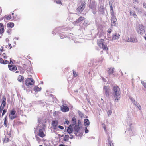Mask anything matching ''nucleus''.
<instances>
[{"mask_svg": "<svg viewBox=\"0 0 146 146\" xmlns=\"http://www.w3.org/2000/svg\"><path fill=\"white\" fill-rule=\"evenodd\" d=\"M110 14L111 16L115 15L113 9V7L112 6V4L110 3Z\"/></svg>", "mask_w": 146, "mask_h": 146, "instance_id": "nucleus-22", "label": "nucleus"}, {"mask_svg": "<svg viewBox=\"0 0 146 146\" xmlns=\"http://www.w3.org/2000/svg\"><path fill=\"white\" fill-rule=\"evenodd\" d=\"M108 142L109 143V146H113L112 142L109 139H108Z\"/></svg>", "mask_w": 146, "mask_h": 146, "instance_id": "nucleus-37", "label": "nucleus"}, {"mask_svg": "<svg viewBox=\"0 0 146 146\" xmlns=\"http://www.w3.org/2000/svg\"><path fill=\"white\" fill-rule=\"evenodd\" d=\"M133 3L135 4H136L138 3V2L137 0H134Z\"/></svg>", "mask_w": 146, "mask_h": 146, "instance_id": "nucleus-52", "label": "nucleus"}, {"mask_svg": "<svg viewBox=\"0 0 146 146\" xmlns=\"http://www.w3.org/2000/svg\"><path fill=\"white\" fill-rule=\"evenodd\" d=\"M76 123V119L75 117L72 118V126L74 125Z\"/></svg>", "mask_w": 146, "mask_h": 146, "instance_id": "nucleus-29", "label": "nucleus"}, {"mask_svg": "<svg viewBox=\"0 0 146 146\" xmlns=\"http://www.w3.org/2000/svg\"><path fill=\"white\" fill-rule=\"evenodd\" d=\"M16 113V111L14 110H12L11 111V113L9 115H15V114Z\"/></svg>", "mask_w": 146, "mask_h": 146, "instance_id": "nucleus-38", "label": "nucleus"}, {"mask_svg": "<svg viewBox=\"0 0 146 146\" xmlns=\"http://www.w3.org/2000/svg\"><path fill=\"white\" fill-rule=\"evenodd\" d=\"M5 17L7 19V20H10L11 19V15L6 16V15H5Z\"/></svg>", "mask_w": 146, "mask_h": 146, "instance_id": "nucleus-39", "label": "nucleus"}, {"mask_svg": "<svg viewBox=\"0 0 146 146\" xmlns=\"http://www.w3.org/2000/svg\"><path fill=\"white\" fill-rule=\"evenodd\" d=\"M60 36L61 38H63L65 37L64 35H60Z\"/></svg>", "mask_w": 146, "mask_h": 146, "instance_id": "nucleus-55", "label": "nucleus"}, {"mask_svg": "<svg viewBox=\"0 0 146 146\" xmlns=\"http://www.w3.org/2000/svg\"><path fill=\"white\" fill-rule=\"evenodd\" d=\"M24 79V78L23 76L19 75V76L17 80L19 82H21Z\"/></svg>", "mask_w": 146, "mask_h": 146, "instance_id": "nucleus-31", "label": "nucleus"}, {"mask_svg": "<svg viewBox=\"0 0 146 146\" xmlns=\"http://www.w3.org/2000/svg\"><path fill=\"white\" fill-rule=\"evenodd\" d=\"M113 95L114 96L116 101L117 102L119 100L120 95V90L117 86H115L113 87Z\"/></svg>", "mask_w": 146, "mask_h": 146, "instance_id": "nucleus-2", "label": "nucleus"}, {"mask_svg": "<svg viewBox=\"0 0 146 146\" xmlns=\"http://www.w3.org/2000/svg\"><path fill=\"white\" fill-rule=\"evenodd\" d=\"M144 38L145 40H146V36H145L144 37Z\"/></svg>", "mask_w": 146, "mask_h": 146, "instance_id": "nucleus-64", "label": "nucleus"}, {"mask_svg": "<svg viewBox=\"0 0 146 146\" xmlns=\"http://www.w3.org/2000/svg\"><path fill=\"white\" fill-rule=\"evenodd\" d=\"M104 92L106 96L108 97L110 94V89L109 87L104 86Z\"/></svg>", "mask_w": 146, "mask_h": 146, "instance_id": "nucleus-14", "label": "nucleus"}, {"mask_svg": "<svg viewBox=\"0 0 146 146\" xmlns=\"http://www.w3.org/2000/svg\"><path fill=\"white\" fill-rule=\"evenodd\" d=\"M6 112H7V110H6L5 109L4 110H3V112H2V116H3L5 114Z\"/></svg>", "mask_w": 146, "mask_h": 146, "instance_id": "nucleus-43", "label": "nucleus"}, {"mask_svg": "<svg viewBox=\"0 0 146 146\" xmlns=\"http://www.w3.org/2000/svg\"><path fill=\"white\" fill-rule=\"evenodd\" d=\"M141 83L144 87L146 88V83L143 81H141Z\"/></svg>", "mask_w": 146, "mask_h": 146, "instance_id": "nucleus-41", "label": "nucleus"}, {"mask_svg": "<svg viewBox=\"0 0 146 146\" xmlns=\"http://www.w3.org/2000/svg\"><path fill=\"white\" fill-rule=\"evenodd\" d=\"M97 44L101 48L103 49V50H107L108 48L106 44L104 42V39H101L97 41Z\"/></svg>", "mask_w": 146, "mask_h": 146, "instance_id": "nucleus-5", "label": "nucleus"}, {"mask_svg": "<svg viewBox=\"0 0 146 146\" xmlns=\"http://www.w3.org/2000/svg\"><path fill=\"white\" fill-rule=\"evenodd\" d=\"M58 122L57 121H53L52 122V127L54 129H57V126L58 125Z\"/></svg>", "mask_w": 146, "mask_h": 146, "instance_id": "nucleus-18", "label": "nucleus"}, {"mask_svg": "<svg viewBox=\"0 0 146 146\" xmlns=\"http://www.w3.org/2000/svg\"><path fill=\"white\" fill-rule=\"evenodd\" d=\"M80 121H78V125H76L74 128V134L76 136H80L82 135L83 132V130L82 128L80 127Z\"/></svg>", "mask_w": 146, "mask_h": 146, "instance_id": "nucleus-3", "label": "nucleus"}, {"mask_svg": "<svg viewBox=\"0 0 146 146\" xmlns=\"http://www.w3.org/2000/svg\"><path fill=\"white\" fill-rule=\"evenodd\" d=\"M129 98L131 100V103H132L134 105L137 102L135 100L134 98L131 97H129Z\"/></svg>", "mask_w": 146, "mask_h": 146, "instance_id": "nucleus-25", "label": "nucleus"}, {"mask_svg": "<svg viewBox=\"0 0 146 146\" xmlns=\"http://www.w3.org/2000/svg\"><path fill=\"white\" fill-rule=\"evenodd\" d=\"M73 131L71 125H70L69 127H68L67 130V132L69 134L71 133Z\"/></svg>", "mask_w": 146, "mask_h": 146, "instance_id": "nucleus-24", "label": "nucleus"}, {"mask_svg": "<svg viewBox=\"0 0 146 146\" xmlns=\"http://www.w3.org/2000/svg\"><path fill=\"white\" fill-rule=\"evenodd\" d=\"M69 108L66 106V104H64L62 106H61V110L64 112H66L69 111Z\"/></svg>", "mask_w": 146, "mask_h": 146, "instance_id": "nucleus-12", "label": "nucleus"}, {"mask_svg": "<svg viewBox=\"0 0 146 146\" xmlns=\"http://www.w3.org/2000/svg\"><path fill=\"white\" fill-rule=\"evenodd\" d=\"M35 82L34 80L32 78H28L26 79L25 82L26 85L28 86H30L34 84Z\"/></svg>", "mask_w": 146, "mask_h": 146, "instance_id": "nucleus-7", "label": "nucleus"}, {"mask_svg": "<svg viewBox=\"0 0 146 146\" xmlns=\"http://www.w3.org/2000/svg\"><path fill=\"white\" fill-rule=\"evenodd\" d=\"M36 139L38 142H40V139L39 137H36Z\"/></svg>", "mask_w": 146, "mask_h": 146, "instance_id": "nucleus-49", "label": "nucleus"}, {"mask_svg": "<svg viewBox=\"0 0 146 146\" xmlns=\"http://www.w3.org/2000/svg\"><path fill=\"white\" fill-rule=\"evenodd\" d=\"M58 127L61 130H62L64 129V127L61 126L59 125L58 126Z\"/></svg>", "mask_w": 146, "mask_h": 146, "instance_id": "nucleus-48", "label": "nucleus"}, {"mask_svg": "<svg viewBox=\"0 0 146 146\" xmlns=\"http://www.w3.org/2000/svg\"><path fill=\"white\" fill-rule=\"evenodd\" d=\"M125 40L126 41L129 42L135 43L137 42V40L135 37L133 35L131 36L130 38L128 36H126L125 38Z\"/></svg>", "mask_w": 146, "mask_h": 146, "instance_id": "nucleus-6", "label": "nucleus"}, {"mask_svg": "<svg viewBox=\"0 0 146 146\" xmlns=\"http://www.w3.org/2000/svg\"><path fill=\"white\" fill-rule=\"evenodd\" d=\"M108 74L110 75L112 74L114 72V68L113 67H111L109 68L108 70Z\"/></svg>", "mask_w": 146, "mask_h": 146, "instance_id": "nucleus-21", "label": "nucleus"}, {"mask_svg": "<svg viewBox=\"0 0 146 146\" xmlns=\"http://www.w3.org/2000/svg\"><path fill=\"white\" fill-rule=\"evenodd\" d=\"M86 3L84 2H82L81 3L80 6L78 7L77 9L78 11L81 12L84 9L85 7Z\"/></svg>", "mask_w": 146, "mask_h": 146, "instance_id": "nucleus-13", "label": "nucleus"}, {"mask_svg": "<svg viewBox=\"0 0 146 146\" xmlns=\"http://www.w3.org/2000/svg\"><path fill=\"white\" fill-rule=\"evenodd\" d=\"M84 124L85 126H87L85 128V132L86 133H88L89 132V130L87 129L88 126L90 125V122L89 120L87 119H84Z\"/></svg>", "mask_w": 146, "mask_h": 146, "instance_id": "nucleus-9", "label": "nucleus"}, {"mask_svg": "<svg viewBox=\"0 0 146 146\" xmlns=\"http://www.w3.org/2000/svg\"><path fill=\"white\" fill-rule=\"evenodd\" d=\"M59 146H65V145H63V144H61Z\"/></svg>", "mask_w": 146, "mask_h": 146, "instance_id": "nucleus-62", "label": "nucleus"}, {"mask_svg": "<svg viewBox=\"0 0 146 146\" xmlns=\"http://www.w3.org/2000/svg\"><path fill=\"white\" fill-rule=\"evenodd\" d=\"M45 125L43 124H40L36 127V130H35V132L38 130V135L40 137L43 138L45 136L44 132L45 131Z\"/></svg>", "mask_w": 146, "mask_h": 146, "instance_id": "nucleus-1", "label": "nucleus"}, {"mask_svg": "<svg viewBox=\"0 0 146 146\" xmlns=\"http://www.w3.org/2000/svg\"><path fill=\"white\" fill-rule=\"evenodd\" d=\"M8 122L7 120V116L5 117L4 119V125L6 127H7L8 126Z\"/></svg>", "mask_w": 146, "mask_h": 146, "instance_id": "nucleus-30", "label": "nucleus"}, {"mask_svg": "<svg viewBox=\"0 0 146 146\" xmlns=\"http://www.w3.org/2000/svg\"><path fill=\"white\" fill-rule=\"evenodd\" d=\"M15 39L17 40H18L19 39V38H16V37H15L14 38Z\"/></svg>", "mask_w": 146, "mask_h": 146, "instance_id": "nucleus-59", "label": "nucleus"}, {"mask_svg": "<svg viewBox=\"0 0 146 146\" xmlns=\"http://www.w3.org/2000/svg\"><path fill=\"white\" fill-rule=\"evenodd\" d=\"M0 51L1 52H2V51H3V49L2 48L0 49Z\"/></svg>", "mask_w": 146, "mask_h": 146, "instance_id": "nucleus-61", "label": "nucleus"}, {"mask_svg": "<svg viewBox=\"0 0 146 146\" xmlns=\"http://www.w3.org/2000/svg\"><path fill=\"white\" fill-rule=\"evenodd\" d=\"M12 63V64H13V62L11 60H10V63H9V64H11Z\"/></svg>", "mask_w": 146, "mask_h": 146, "instance_id": "nucleus-58", "label": "nucleus"}, {"mask_svg": "<svg viewBox=\"0 0 146 146\" xmlns=\"http://www.w3.org/2000/svg\"><path fill=\"white\" fill-rule=\"evenodd\" d=\"M60 0H54V1L56 2L57 4H62L61 2L60 1Z\"/></svg>", "mask_w": 146, "mask_h": 146, "instance_id": "nucleus-40", "label": "nucleus"}, {"mask_svg": "<svg viewBox=\"0 0 146 146\" xmlns=\"http://www.w3.org/2000/svg\"><path fill=\"white\" fill-rule=\"evenodd\" d=\"M9 117L11 120H13L16 117V115H9Z\"/></svg>", "mask_w": 146, "mask_h": 146, "instance_id": "nucleus-34", "label": "nucleus"}, {"mask_svg": "<svg viewBox=\"0 0 146 146\" xmlns=\"http://www.w3.org/2000/svg\"><path fill=\"white\" fill-rule=\"evenodd\" d=\"M134 7L138 12L139 13L142 12L141 10L139 8H138L137 7L135 6H134Z\"/></svg>", "mask_w": 146, "mask_h": 146, "instance_id": "nucleus-36", "label": "nucleus"}, {"mask_svg": "<svg viewBox=\"0 0 146 146\" xmlns=\"http://www.w3.org/2000/svg\"><path fill=\"white\" fill-rule=\"evenodd\" d=\"M78 114H79L80 116V117H82L83 116V114L82 113V112L81 111H79L78 112Z\"/></svg>", "mask_w": 146, "mask_h": 146, "instance_id": "nucleus-45", "label": "nucleus"}, {"mask_svg": "<svg viewBox=\"0 0 146 146\" xmlns=\"http://www.w3.org/2000/svg\"><path fill=\"white\" fill-rule=\"evenodd\" d=\"M112 111L111 110H109L108 112V116H109L110 115L111 113H112Z\"/></svg>", "mask_w": 146, "mask_h": 146, "instance_id": "nucleus-46", "label": "nucleus"}, {"mask_svg": "<svg viewBox=\"0 0 146 146\" xmlns=\"http://www.w3.org/2000/svg\"><path fill=\"white\" fill-rule=\"evenodd\" d=\"M101 9L102 10V12H103V13H104V9L102 8V9Z\"/></svg>", "mask_w": 146, "mask_h": 146, "instance_id": "nucleus-60", "label": "nucleus"}, {"mask_svg": "<svg viewBox=\"0 0 146 146\" xmlns=\"http://www.w3.org/2000/svg\"><path fill=\"white\" fill-rule=\"evenodd\" d=\"M111 16V25L112 26H115L117 24V21L115 15Z\"/></svg>", "mask_w": 146, "mask_h": 146, "instance_id": "nucleus-10", "label": "nucleus"}, {"mask_svg": "<svg viewBox=\"0 0 146 146\" xmlns=\"http://www.w3.org/2000/svg\"><path fill=\"white\" fill-rule=\"evenodd\" d=\"M131 124L130 123L129 125L130 127V129H131V133L132 132V133H133V134H132V135H135L136 133V130L135 128H133L132 127H131Z\"/></svg>", "mask_w": 146, "mask_h": 146, "instance_id": "nucleus-20", "label": "nucleus"}, {"mask_svg": "<svg viewBox=\"0 0 146 146\" xmlns=\"http://www.w3.org/2000/svg\"><path fill=\"white\" fill-rule=\"evenodd\" d=\"M2 56L3 58L5 59L7 58V57L6 56V54L5 53H4L2 54Z\"/></svg>", "mask_w": 146, "mask_h": 146, "instance_id": "nucleus-44", "label": "nucleus"}, {"mask_svg": "<svg viewBox=\"0 0 146 146\" xmlns=\"http://www.w3.org/2000/svg\"><path fill=\"white\" fill-rule=\"evenodd\" d=\"M3 60L2 58H0V63L3 64Z\"/></svg>", "mask_w": 146, "mask_h": 146, "instance_id": "nucleus-50", "label": "nucleus"}, {"mask_svg": "<svg viewBox=\"0 0 146 146\" xmlns=\"http://www.w3.org/2000/svg\"><path fill=\"white\" fill-rule=\"evenodd\" d=\"M66 123L68 125L69 124V121H66Z\"/></svg>", "mask_w": 146, "mask_h": 146, "instance_id": "nucleus-57", "label": "nucleus"}, {"mask_svg": "<svg viewBox=\"0 0 146 146\" xmlns=\"http://www.w3.org/2000/svg\"><path fill=\"white\" fill-rule=\"evenodd\" d=\"M112 31V30L111 29H110L108 30L107 32L109 33H110Z\"/></svg>", "mask_w": 146, "mask_h": 146, "instance_id": "nucleus-54", "label": "nucleus"}, {"mask_svg": "<svg viewBox=\"0 0 146 146\" xmlns=\"http://www.w3.org/2000/svg\"><path fill=\"white\" fill-rule=\"evenodd\" d=\"M8 45L9 47H10L11 46V44H8Z\"/></svg>", "mask_w": 146, "mask_h": 146, "instance_id": "nucleus-63", "label": "nucleus"}, {"mask_svg": "<svg viewBox=\"0 0 146 146\" xmlns=\"http://www.w3.org/2000/svg\"><path fill=\"white\" fill-rule=\"evenodd\" d=\"M84 17H80L78 19H77L76 21L73 23L74 24H76L77 23L80 22L81 21L84 20Z\"/></svg>", "mask_w": 146, "mask_h": 146, "instance_id": "nucleus-19", "label": "nucleus"}, {"mask_svg": "<svg viewBox=\"0 0 146 146\" xmlns=\"http://www.w3.org/2000/svg\"><path fill=\"white\" fill-rule=\"evenodd\" d=\"M69 136L68 135H66L64 138V141H67L69 140Z\"/></svg>", "mask_w": 146, "mask_h": 146, "instance_id": "nucleus-32", "label": "nucleus"}, {"mask_svg": "<svg viewBox=\"0 0 146 146\" xmlns=\"http://www.w3.org/2000/svg\"><path fill=\"white\" fill-rule=\"evenodd\" d=\"M88 3L89 8L92 10L93 14H95L97 12L96 4L94 0H88Z\"/></svg>", "mask_w": 146, "mask_h": 146, "instance_id": "nucleus-4", "label": "nucleus"}, {"mask_svg": "<svg viewBox=\"0 0 146 146\" xmlns=\"http://www.w3.org/2000/svg\"><path fill=\"white\" fill-rule=\"evenodd\" d=\"M73 75L75 77L77 76L78 75L77 73L74 70H73Z\"/></svg>", "mask_w": 146, "mask_h": 146, "instance_id": "nucleus-42", "label": "nucleus"}, {"mask_svg": "<svg viewBox=\"0 0 146 146\" xmlns=\"http://www.w3.org/2000/svg\"><path fill=\"white\" fill-rule=\"evenodd\" d=\"M14 24L12 22H10L7 23V25L8 27L11 28L13 27L14 26Z\"/></svg>", "mask_w": 146, "mask_h": 146, "instance_id": "nucleus-26", "label": "nucleus"}, {"mask_svg": "<svg viewBox=\"0 0 146 146\" xmlns=\"http://www.w3.org/2000/svg\"><path fill=\"white\" fill-rule=\"evenodd\" d=\"M137 31L139 34L142 35L144 32V27L142 25L139 24Z\"/></svg>", "mask_w": 146, "mask_h": 146, "instance_id": "nucleus-8", "label": "nucleus"}, {"mask_svg": "<svg viewBox=\"0 0 146 146\" xmlns=\"http://www.w3.org/2000/svg\"><path fill=\"white\" fill-rule=\"evenodd\" d=\"M4 31V26L2 23H0V34H2Z\"/></svg>", "mask_w": 146, "mask_h": 146, "instance_id": "nucleus-23", "label": "nucleus"}, {"mask_svg": "<svg viewBox=\"0 0 146 146\" xmlns=\"http://www.w3.org/2000/svg\"><path fill=\"white\" fill-rule=\"evenodd\" d=\"M88 23V22L87 21H85L83 23V24H84V25L86 26L87 24Z\"/></svg>", "mask_w": 146, "mask_h": 146, "instance_id": "nucleus-53", "label": "nucleus"}, {"mask_svg": "<svg viewBox=\"0 0 146 146\" xmlns=\"http://www.w3.org/2000/svg\"><path fill=\"white\" fill-rule=\"evenodd\" d=\"M69 138H70V139H72V138H73V136L72 135H71H71H70V137H69Z\"/></svg>", "mask_w": 146, "mask_h": 146, "instance_id": "nucleus-56", "label": "nucleus"}, {"mask_svg": "<svg viewBox=\"0 0 146 146\" xmlns=\"http://www.w3.org/2000/svg\"><path fill=\"white\" fill-rule=\"evenodd\" d=\"M41 87H38L37 86H35L34 88V90L36 92L40 91L41 90Z\"/></svg>", "mask_w": 146, "mask_h": 146, "instance_id": "nucleus-27", "label": "nucleus"}, {"mask_svg": "<svg viewBox=\"0 0 146 146\" xmlns=\"http://www.w3.org/2000/svg\"><path fill=\"white\" fill-rule=\"evenodd\" d=\"M31 65V64H28V65L24 64L23 66V68L26 69L27 71L31 72L32 70Z\"/></svg>", "mask_w": 146, "mask_h": 146, "instance_id": "nucleus-15", "label": "nucleus"}, {"mask_svg": "<svg viewBox=\"0 0 146 146\" xmlns=\"http://www.w3.org/2000/svg\"><path fill=\"white\" fill-rule=\"evenodd\" d=\"M9 63V61L7 60H5V61H4L3 64H7Z\"/></svg>", "mask_w": 146, "mask_h": 146, "instance_id": "nucleus-51", "label": "nucleus"}, {"mask_svg": "<svg viewBox=\"0 0 146 146\" xmlns=\"http://www.w3.org/2000/svg\"><path fill=\"white\" fill-rule=\"evenodd\" d=\"M130 15L133 16L135 18H136L137 16L134 12H132L131 11H130Z\"/></svg>", "mask_w": 146, "mask_h": 146, "instance_id": "nucleus-33", "label": "nucleus"}, {"mask_svg": "<svg viewBox=\"0 0 146 146\" xmlns=\"http://www.w3.org/2000/svg\"><path fill=\"white\" fill-rule=\"evenodd\" d=\"M8 68L11 71H15L17 69V68L15 65H9Z\"/></svg>", "mask_w": 146, "mask_h": 146, "instance_id": "nucleus-17", "label": "nucleus"}, {"mask_svg": "<svg viewBox=\"0 0 146 146\" xmlns=\"http://www.w3.org/2000/svg\"><path fill=\"white\" fill-rule=\"evenodd\" d=\"M6 98L5 96H3V98L2 99V102L1 105L0 107V110L2 111L4 109V107L6 104Z\"/></svg>", "mask_w": 146, "mask_h": 146, "instance_id": "nucleus-11", "label": "nucleus"}, {"mask_svg": "<svg viewBox=\"0 0 146 146\" xmlns=\"http://www.w3.org/2000/svg\"><path fill=\"white\" fill-rule=\"evenodd\" d=\"M120 35L118 33H115L113 34L112 36V40H117L119 38Z\"/></svg>", "mask_w": 146, "mask_h": 146, "instance_id": "nucleus-16", "label": "nucleus"}, {"mask_svg": "<svg viewBox=\"0 0 146 146\" xmlns=\"http://www.w3.org/2000/svg\"><path fill=\"white\" fill-rule=\"evenodd\" d=\"M139 110H141V108L138 102H137L134 105Z\"/></svg>", "mask_w": 146, "mask_h": 146, "instance_id": "nucleus-28", "label": "nucleus"}, {"mask_svg": "<svg viewBox=\"0 0 146 146\" xmlns=\"http://www.w3.org/2000/svg\"><path fill=\"white\" fill-rule=\"evenodd\" d=\"M143 7L146 9V3L145 2H143Z\"/></svg>", "mask_w": 146, "mask_h": 146, "instance_id": "nucleus-47", "label": "nucleus"}, {"mask_svg": "<svg viewBox=\"0 0 146 146\" xmlns=\"http://www.w3.org/2000/svg\"><path fill=\"white\" fill-rule=\"evenodd\" d=\"M9 138L7 137H5L4 140L3 142L5 143H7L9 141Z\"/></svg>", "mask_w": 146, "mask_h": 146, "instance_id": "nucleus-35", "label": "nucleus"}]
</instances>
